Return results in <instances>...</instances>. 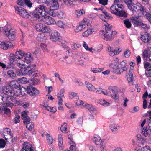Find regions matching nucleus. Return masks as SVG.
Masks as SVG:
<instances>
[{"label":"nucleus","mask_w":151,"mask_h":151,"mask_svg":"<svg viewBox=\"0 0 151 151\" xmlns=\"http://www.w3.org/2000/svg\"><path fill=\"white\" fill-rule=\"evenodd\" d=\"M128 9L133 12L134 15H137L139 17L145 15L147 19L151 23V12H146V8L139 3L134 4L133 0H124Z\"/></svg>","instance_id":"nucleus-1"},{"label":"nucleus","mask_w":151,"mask_h":151,"mask_svg":"<svg viewBox=\"0 0 151 151\" xmlns=\"http://www.w3.org/2000/svg\"><path fill=\"white\" fill-rule=\"evenodd\" d=\"M121 0H114L113 4L110 7V11L112 14L124 18L127 17V14L124 10L123 6Z\"/></svg>","instance_id":"nucleus-2"},{"label":"nucleus","mask_w":151,"mask_h":151,"mask_svg":"<svg viewBox=\"0 0 151 151\" xmlns=\"http://www.w3.org/2000/svg\"><path fill=\"white\" fill-rule=\"evenodd\" d=\"M0 31L8 37L9 40L13 41L15 40V32L12 29L7 28L6 27H0Z\"/></svg>","instance_id":"nucleus-3"},{"label":"nucleus","mask_w":151,"mask_h":151,"mask_svg":"<svg viewBox=\"0 0 151 151\" xmlns=\"http://www.w3.org/2000/svg\"><path fill=\"white\" fill-rule=\"evenodd\" d=\"M116 34V32L115 31L106 32L105 34H104V32L103 31L100 32L101 37L105 40L107 41L112 40L113 39L114 35Z\"/></svg>","instance_id":"nucleus-4"},{"label":"nucleus","mask_w":151,"mask_h":151,"mask_svg":"<svg viewBox=\"0 0 151 151\" xmlns=\"http://www.w3.org/2000/svg\"><path fill=\"white\" fill-rule=\"evenodd\" d=\"M27 92L31 96L35 97L39 93V91L36 88L30 86L27 87Z\"/></svg>","instance_id":"nucleus-5"},{"label":"nucleus","mask_w":151,"mask_h":151,"mask_svg":"<svg viewBox=\"0 0 151 151\" xmlns=\"http://www.w3.org/2000/svg\"><path fill=\"white\" fill-rule=\"evenodd\" d=\"M3 107L0 108V113L2 111L4 112V113L7 115H9L10 114V109L6 107H12L14 106V104L12 103H6L4 104L3 105Z\"/></svg>","instance_id":"nucleus-6"},{"label":"nucleus","mask_w":151,"mask_h":151,"mask_svg":"<svg viewBox=\"0 0 151 151\" xmlns=\"http://www.w3.org/2000/svg\"><path fill=\"white\" fill-rule=\"evenodd\" d=\"M14 8L16 11H17L19 14L23 17L29 18V14L27 13L26 10L21 7L15 6Z\"/></svg>","instance_id":"nucleus-7"},{"label":"nucleus","mask_w":151,"mask_h":151,"mask_svg":"<svg viewBox=\"0 0 151 151\" xmlns=\"http://www.w3.org/2000/svg\"><path fill=\"white\" fill-rule=\"evenodd\" d=\"M125 65L126 63L124 61L122 62L118 66V67H117V68L115 70H113L114 73L118 74H120L126 71L127 70V68L125 66Z\"/></svg>","instance_id":"nucleus-8"},{"label":"nucleus","mask_w":151,"mask_h":151,"mask_svg":"<svg viewBox=\"0 0 151 151\" xmlns=\"http://www.w3.org/2000/svg\"><path fill=\"white\" fill-rule=\"evenodd\" d=\"M23 65V73L24 75H28L30 76L32 75L34 72L32 70V69L31 68L32 65L29 64L28 66H26L24 64H22Z\"/></svg>","instance_id":"nucleus-9"},{"label":"nucleus","mask_w":151,"mask_h":151,"mask_svg":"<svg viewBox=\"0 0 151 151\" xmlns=\"http://www.w3.org/2000/svg\"><path fill=\"white\" fill-rule=\"evenodd\" d=\"M50 39L54 42L59 41L61 37L60 34L57 31H54L50 35Z\"/></svg>","instance_id":"nucleus-10"},{"label":"nucleus","mask_w":151,"mask_h":151,"mask_svg":"<svg viewBox=\"0 0 151 151\" xmlns=\"http://www.w3.org/2000/svg\"><path fill=\"white\" fill-rule=\"evenodd\" d=\"M112 94L109 92V91L107 90L103 91L102 93L105 95H106L108 96H111V97L115 100H117L118 99L119 96L117 92H116L115 91L112 90Z\"/></svg>","instance_id":"nucleus-11"},{"label":"nucleus","mask_w":151,"mask_h":151,"mask_svg":"<svg viewBox=\"0 0 151 151\" xmlns=\"http://www.w3.org/2000/svg\"><path fill=\"white\" fill-rule=\"evenodd\" d=\"M141 39L145 43H149L151 40V37L149 34L146 32H143L141 35Z\"/></svg>","instance_id":"nucleus-12"},{"label":"nucleus","mask_w":151,"mask_h":151,"mask_svg":"<svg viewBox=\"0 0 151 151\" xmlns=\"http://www.w3.org/2000/svg\"><path fill=\"white\" fill-rule=\"evenodd\" d=\"M9 86L13 88L17 89L19 93H20L22 95H24L20 89V86L19 84L16 81L13 80L11 81L9 84Z\"/></svg>","instance_id":"nucleus-13"},{"label":"nucleus","mask_w":151,"mask_h":151,"mask_svg":"<svg viewBox=\"0 0 151 151\" xmlns=\"http://www.w3.org/2000/svg\"><path fill=\"white\" fill-rule=\"evenodd\" d=\"M35 12H37V13H39V14L41 15V17H44L45 15V7L43 5H40L36 8Z\"/></svg>","instance_id":"nucleus-14"},{"label":"nucleus","mask_w":151,"mask_h":151,"mask_svg":"<svg viewBox=\"0 0 151 151\" xmlns=\"http://www.w3.org/2000/svg\"><path fill=\"white\" fill-rule=\"evenodd\" d=\"M42 20L46 24L48 25L54 24L56 23L54 19L50 16H47L44 17Z\"/></svg>","instance_id":"nucleus-15"},{"label":"nucleus","mask_w":151,"mask_h":151,"mask_svg":"<svg viewBox=\"0 0 151 151\" xmlns=\"http://www.w3.org/2000/svg\"><path fill=\"white\" fill-rule=\"evenodd\" d=\"M3 93L8 96L15 95V93L14 90L10 89L8 87H4L2 89Z\"/></svg>","instance_id":"nucleus-16"},{"label":"nucleus","mask_w":151,"mask_h":151,"mask_svg":"<svg viewBox=\"0 0 151 151\" xmlns=\"http://www.w3.org/2000/svg\"><path fill=\"white\" fill-rule=\"evenodd\" d=\"M86 19H84L81 22L76 28V32H78L82 31L86 27Z\"/></svg>","instance_id":"nucleus-17"},{"label":"nucleus","mask_w":151,"mask_h":151,"mask_svg":"<svg viewBox=\"0 0 151 151\" xmlns=\"http://www.w3.org/2000/svg\"><path fill=\"white\" fill-rule=\"evenodd\" d=\"M107 51L109 52V55L111 56H113L115 55H117L121 51V50L119 49H114L109 46L107 49Z\"/></svg>","instance_id":"nucleus-18"},{"label":"nucleus","mask_w":151,"mask_h":151,"mask_svg":"<svg viewBox=\"0 0 151 151\" xmlns=\"http://www.w3.org/2000/svg\"><path fill=\"white\" fill-rule=\"evenodd\" d=\"M0 47L3 49L6 50L9 46L12 47L13 45L8 41H0Z\"/></svg>","instance_id":"nucleus-19"},{"label":"nucleus","mask_w":151,"mask_h":151,"mask_svg":"<svg viewBox=\"0 0 151 151\" xmlns=\"http://www.w3.org/2000/svg\"><path fill=\"white\" fill-rule=\"evenodd\" d=\"M20 151H34L31 145L28 142L24 143Z\"/></svg>","instance_id":"nucleus-20"},{"label":"nucleus","mask_w":151,"mask_h":151,"mask_svg":"<svg viewBox=\"0 0 151 151\" xmlns=\"http://www.w3.org/2000/svg\"><path fill=\"white\" fill-rule=\"evenodd\" d=\"M143 58L145 60L151 61V52H150L147 50H145L142 54Z\"/></svg>","instance_id":"nucleus-21"},{"label":"nucleus","mask_w":151,"mask_h":151,"mask_svg":"<svg viewBox=\"0 0 151 151\" xmlns=\"http://www.w3.org/2000/svg\"><path fill=\"white\" fill-rule=\"evenodd\" d=\"M7 74L9 77L12 79L15 78L16 76V71L13 67H11V68L8 70Z\"/></svg>","instance_id":"nucleus-22"},{"label":"nucleus","mask_w":151,"mask_h":151,"mask_svg":"<svg viewBox=\"0 0 151 151\" xmlns=\"http://www.w3.org/2000/svg\"><path fill=\"white\" fill-rule=\"evenodd\" d=\"M9 62L8 64L10 65L8 67V68H11V67H13L14 63L15 60L14 58V54L13 53H11L9 57Z\"/></svg>","instance_id":"nucleus-23"},{"label":"nucleus","mask_w":151,"mask_h":151,"mask_svg":"<svg viewBox=\"0 0 151 151\" xmlns=\"http://www.w3.org/2000/svg\"><path fill=\"white\" fill-rule=\"evenodd\" d=\"M94 9L96 10H99L101 12L103 13L105 16L106 18L109 19H113V17L110 16V14H108L107 12L105 10H104L103 8L102 7L94 8Z\"/></svg>","instance_id":"nucleus-24"},{"label":"nucleus","mask_w":151,"mask_h":151,"mask_svg":"<svg viewBox=\"0 0 151 151\" xmlns=\"http://www.w3.org/2000/svg\"><path fill=\"white\" fill-rule=\"evenodd\" d=\"M21 116L24 123H27L30 121V118L27 116V114L26 112H22Z\"/></svg>","instance_id":"nucleus-25"},{"label":"nucleus","mask_w":151,"mask_h":151,"mask_svg":"<svg viewBox=\"0 0 151 151\" xmlns=\"http://www.w3.org/2000/svg\"><path fill=\"white\" fill-rule=\"evenodd\" d=\"M51 8H45V12L48 14L50 15L53 16H56L57 15V11L56 9H51Z\"/></svg>","instance_id":"nucleus-26"},{"label":"nucleus","mask_w":151,"mask_h":151,"mask_svg":"<svg viewBox=\"0 0 151 151\" xmlns=\"http://www.w3.org/2000/svg\"><path fill=\"white\" fill-rule=\"evenodd\" d=\"M127 80L130 84H132L133 80V76L132 71H129V73L127 76Z\"/></svg>","instance_id":"nucleus-27"},{"label":"nucleus","mask_w":151,"mask_h":151,"mask_svg":"<svg viewBox=\"0 0 151 151\" xmlns=\"http://www.w3.org/2000/svg\"><path fill=\"white\" fill-rule=\"evenodd\" d=\"M25 56L24 57V60H23L24 62H26L27 64H29L32 60V58L31 56V54H26Z\"/></svg>","instance_id":"nucleus-28"},{"label":"nucleus","mask_w":151,"mask_h":151,"mask_svg":"<svg viewBox=\"0 0 151 151\" xmlns=\"http://www.w3.org/2000/svg\"><path fill=\"white\" fill-rule=\"evenodd\" d=\"M93 140L97 145H99L101 144V140L100 137L97 135H95L93 138Z\"/></svg>","instance_id":"nucleus-29"},{"label":"nucleus","mask_w":151,"mask_h":151,"mask_svg":"<svg viewBox=\"0 0 151 151\" xmlns=\"http://www.w3.org/2000/svg\"><path fill=\"white\" fill-rule=\"evenodd\" d=\"M142 22L137 17H134L133 18V23L134 26H140L141 24H142Z\"/></svg>","instance_id":"nucleus-30"},{"label":"nucleus","mask_w":151,"mask_h":151,"mask_svg":"<svg viewBox=\"0 0 151 151\" xmlns=\"http://www.w3.org/2000/svg\"><path fill=\"white\" fill-rule=\"evenodd\" d=\"M85 84L88 90L90 91H94L95 90V87L89 82H86Z\"/></svg>","instance_id":"nucleus-31"},{"label":"nucleus","mask_w":151,"mask_h":151,"mask_svg":"<svg viewBox=\"0 0 151 151\" xmlns=\"http://www.w3.org/2000/svg\"><path fill=\"white\" fill-rule=\"evenodd\" d=\"M18 66H19L21 68V69L19 70V71L17 72V75L19 76H22L24 75V74L23 73V65H22V63L19 61V63H17Z\"/></svg>","instance_id":"nucleus-32"},{"label":"nucleus","mask_w":151,"mask_h":151,"mask_svg":"<svg viewBox=\"0 0 151 151\" xmlns=\"http://www.w3.org/2000/svg\"><path fill=\"white\" fill-rule=\"evenodd\" d=\"M51 8H54V9H57L59 7L58 2L56 0H51Z\"/></svg>","instance_id":"nucleus-33"},{"label":"nucleus","mask_w":151,"mask_h":151,"mask_svg":"<svg viewBox=\"0 0 151 151\" xmlns=\"http://www.w3.org/2000/svg\"><path fill=\"white\" fill-rule=\"evenodd\" d=\"M98 103L99 104L105 106H107L110 104V103L109 102H107L103 99H101L99 100Z\"/></svg>","instance_id":"nucleus-34"},{"label":"nucleus","mask_w":151,"mask_h":151,"mask_svg":"<svg viewBox=\"0 0 151 151\" xmlns=\"http://www.w3.org/2000/svg\"><path fill=\"white\" fill-rule=\"evenodd\" d=\"M83 106L87 108L90 111H93L95 110V109L91 104H86L83 105Z\"/></svg>","instance_id":"nucleus-35"},{"label":"nucleus","mask_w":151,"mask_h":151,"mask_svg":"<svg viewBox=\"0 0 151 151\" xmlns=\"http://www.w3.org/2000/svg\"><path fill=\"white\" fill-rule=\"evenodd\" d=\"M18 96V94H16L15 93V95H12L11 96H8L6 97L7 100L9 101V103H11L10 102H15L16 101L15 100V98L13 96Z\"/></svg>","instance_id":"nucleus-36"},{"label":"nucleus","mask_w":151,"mask_h":151,"mask_svg":"<svg viewBox=\"0 0 151 151\" xmlns=\"http://www.w3.org/2000/svg\"><path fill=\"white\" fill-rule=\"evenodd\" d=\"M123 22L127 28L129 29L131 27L132 24L129 19H125L123 21Z\"/></svg>","instance_id":"nucleus-37"},{"label":"nucleus","mask_w":151,"mask_h":151,"mask_svg":"<svg viewBox=\"0 0 151 151\" xmlns=\"http://www.w3.org/2000/svg\"><path fill=\"white\" fill-rule=\"evenodd\" d=\"M43 27V26L42 24L39 23L36 25L35 28L37 31L39 32H42Z\"/></svg>","instance_id":"nucleus-38"},{"label":"nucleus","mask_w":151,"mask_h":151,"mask_svg":"<svg viewBox=\"0 0 151 151\" xmlns=\"http://www.w3.org/2000/svg\"><path fill=\"white\" fill-rule=\"evenodd\" d=\"M93 32V31L91 29H88L87 30L82 34V35L83 37H87L88 36L90 35Z\"/></svg>","instance_id":"nucleus-39"},{"label":"nucleus","mask_w":151,"mask_h":151,"mask_svg":"<svg viewBox=\"0 0 151 151\" xmlns=\"http://www.w3.org/2000/svg\"><path fill=\"white\" fill-rule=\"evenodd\" d=\"M47 136V143L49 144H51L53 142V139L52 137L50 135L47 133L46 134Z\"/></svg>","instance_id":"nucleus-40"},{"label":"nucleus","mask_w":151,"mask_h":151,"mask_svg":"<svg viewBox=\"0 0 151 151\" xmlns=\"http://www.w3.org/2000/svg\"><path fill=\"white\" fill-rule=\"evenodd\" d=\"M65 90L64 89H61L60 92L58 94L57 96L59 99H62L64 97L63 93L64 92Z\"/></svg>","instance_id":"nucleus-41"},{"label":"nucleus","mask_w":151,"mask_h":151,"mask_svg":"<svg viewBox=\"0 0 151 151\" xmlns=\"http://www.w3.org/2000/svg\"><path fill=\"white\" fill-rule=\"evenodd\" d=\"M67 128V124L65 123H64L62 125L60 128V130L61 131L63 132H65V133H67L66 129Z\"/></svg>","instance_id":"nucleus-42"},{"label":"nucleus","mask_w":151,"mask_h":151,"mask_svg":"<svg viewBox=\"0 0 151 151\" xmlns=\"http://www.w3.org/2000/svg\"><path fill=\"white\" fill-rule=\"evenodd\" d=\"M58 145L60 148L62 149L63 146V139L62 138V135L61 134L59 135V144Z\"/></svg>","instance_id":"nucleus-43"},{"label":"nucleus","mask_w":151,"mask_h":151,"mask_svg":"<svg viewBox=\"0 0 151 151\" xmlns=\"http://www.w3.org/2000/svg\"><path fill=\"white\" fill-rule=\"evenodd\" d=\"M32 16L33 17H35L37 19L39 18L41 16L40 14H39V13L36 12H31L30 13L29 16Z\"/></svg>","instance_id":"nucleus-44"},{"label":"nucleus","mask_w":151,"mask_h":151,"mask_svg":"<svg viewBox=\"0 0 151 151\" xmlns=\"http://www.w3.org/2000/svg\"><path fill=\"white\" fill-rule=\"evenodd\" d=\"M85 13V12L83 9H81L80 10L76 11V15L77 17L79 18L81 16L84 14Z\"/></svg>","instance_id":"nucleus-45"},{"label":"nucleus","mask_w":151,"mask_h":151,"mask_svg":"<svg viewBox=\"0 0 151 151\" xmlns=\"http://www.w3.org/2000/svg\"><path fill=\"white\" fill-rule=\"evenodd\" d=\"M70 144L71 145L69 148L70 151H75L76 149L75 142L73 141H71L70 142Z\"/></svg>","instance_id":"nucleus-46"},{"label":"nucleus","mask_w":151,"mask_h":151,"mask_svg":"<svg viewBox=\"0 0 151 151\" xmlns=\"http://www.w3.org/2000/svg\"><path fill=\"white\" fill-rule=\"evenodd\" d=\"M131 53L130 50L129 49H127L124 52V56L126 58H128L130 56Z\"/></svg>","instance_id":"nucleus-47"},{"label":"nucleus","mask_w":151,"mask_h":151,"mask_svg":"<svg viewBox=\"0 0 151 151\" xmlns=\"http://www.w3.org/2000/svg\"><path fill=\"white\" fill-rule=\"evenodd\" d=\"M105 28L106 32L109 31H112L111 30V26L108 23H106L104 25Z\"/></svg>","instance_id":"nucleus-48"},{"label":"nucleus","mask_w":151,"mask_h":151,"mask_svg":"<svg viewBox=\"0 0 151 151\" xmlns=\"http://www.w3.org/2000/svg\"><path fill=\"white\" fill-rule=\"evenodd\" d=\"M13 137V136L11 134H9L8 135V137H5V140L8 142H13V139L12 138Z\"/></svg>","instance_id":"nucleus-49"},{"label":"nucleus","mask_w":151,"mask_h":151,"mask_svg":"<svg viewBox=\"0 0 151 151\" xmlns=\"http://www.w3.org/2000/svg\"><path fill=\"white\" fill-rule=\"evenodd\" d=\"M91 71L93 72L94 73H97L98 72H100L102 71L103 70V68H92L91 69Z\"/></svg>","instance_id":"nucleus-50"},{"label":"nucleus","mask_w":151,"mask_h":151,"mask_svg":"<svg viewBox=\"0 0 151 151\" xmlns=\"http://www.w3.org/2000/svg\"><path fill=\"white\" fill-rule=\"evenodd\" d=\"M40 46L44 52H49L47 48L46 45L45 44L41 43L40 44Z\"/></svg>","instance_id":"nucleus-51"},{"label":"nucleus","mask_w":151,"mask_h":151,"mask_svg":"<svg viewBox=\"0 0 151 151\" xmlns=\"http://www.w3.org/2000/svg\"><path fill=\"white\" fill-rule=\"evenodd\" d=\"M25 0H17V3L19 5L24 6L25 5Z\"/></svg>","instance_id":"nucleus-52"},{"label":"nucleus","mask_w":151,"mask_h":151,"mask_svg":"<svg viewBox=\"0 0 151 151\" xmlns=\"http://www.w3.org/2000/svg\"><path fill=\"white\" fill-rule=\"evenodd\" d=\"M25 5L29 8H31L32 5V3L30 0H25Z\"/></svg>","instance_id":"nucleus-53"},{"label":"nucleus","mask_w":151,"mask_h":151,"mask_svg":"<svg viewBox=\"0 0 151 151\" xmlns=\"http://www.w3.org/2000/svg\"><path fill=\"white\" fill-rule=\"evenodd\" d=\"M50 29L49 26L43 27L42 32L43 33H47L50 32Z\"/></svg>","instance_id":"nucleus-54"},{"label":"nucleus","mask_w":151,"mask_h":151,"mask_svg":"<svg viewBox=\"0 0 151 151\" xmlns=\"http://www.w3.org/2000/svg\"><path fill=\"white\" fill-rule=\"evenodd\" d=\"M26 127L28 130L31 131L33 127V124L31 122L27 124Z\"/></svg>","instance_id":"nucleus-55"},{"label":"nucleus","mask_w":151,"mask_h":151,"mask_svg":"<svg viewBox=\"0 0 151 151\" xmlns=\"http://www.w3.org/2000/svg\"><path fill=\"white\" fill-rule=\"evenodd\" d=\"M6 142L3 139H0V147L3 148L5 147Z\"/></svg>","instance_id":"nucleus-56"},{"label":"nucleus","mask_w":151,"mask_h":151,"mask_svg":"<svg viewBox=\"0 0 151 151\" xmlns=\"http://www.w3.org/2000/svg\"><path fill=\"white\" fill-rule=\"evenodd\" d=\"M110 129L112 132L117 130V126L115 124H112L110 126Z\"/></svg>","instance_id":"nucleus-57"},{"label":"nucleus","mask_w":151,"mask_h":151,"mask_svg":"<svg viewBox=\"0 0 151 151\" xmlns=\"http://www.w3.org/2000/svg\"><path fill=\"white\" fill-rule=\"evenodd\" d=\"M57 25L61 28H64V24H63V22L61 21H58L57 23Z\"/></svg>","instance_id":"nucleus-58"},{"label":"nucleus","mask_w":151,"mask_h":151,"mask_svg":"<svg viewBox=\"0 0 151 151\" xmlns=\"http://www.w3.org/2000/svg\"><path fill=\"white\" fill-rule=\"evenodd\" d=\"M99 3L103 5L107 4L108 0H98Z\"/></svg>","instance_id":"nucleus-59"},{"label":"nucleus","mask_w":151,"mask_h":151,"mask_svg":"<svg viewBox=\"0 0 151 151\" xmlns=\"http://www.w3.org/2000/svg\"><path fill=\"white\" fill-rule=\"evenodd\" d=\"M141 151H151V150L148 146H146L142 147Z\"/></svg>","instance_id":"nucleus-60"},{"label":"nucleus","mask_w":151,"mask_h":151,"mask_svg":"<svg viewBox=\"0 0 151 151\" xmlns=\"http://www.w3.org/2000/svg\"><path fill=\"white\" fill-rule=\"evenodd\" d=\"M27 79L26 78L23 77L21 78L20 82L22 84H24L27 83Z\"/></svg>","instance_id":"nucleus-61"},{"label":"nucleus","mask_w":151,"mask_h":151,"mask_svg":"<svg viewBox=\"0 0 151 151\" xmlns=\"http://www.w3.org/2000/svg\"><path fill=\"white\" fill-rule=\"evenodd\" d=\"M58 14H57V16L60 18H62L63 17L64 13H63L61 11H60L58 12H57Z\"/></svg>","instance_id":"nucleus-62"},{"label":"nucleus","mask_w":151,"mask_h":151,"mask_svg":"<svg viewBox=\"0 0 151 151\" xmlns=\"http://www.w3.org/2000/svg\"><path fill=\"white\" fill-rule=\"evenodd\" d=\"M19 55L20 56L21 58L24 57L25 56V55L27 53H25L24 52H22L21 50H19Z\"/></svg>","instance_id":"nucleus-63"},{"label":"nucleus","mask_w":151,"mask_h":151,"mask_svg":"<svg viewBox=\"0 0 151 151\" xmlns=\"http://www.w3.org/2000/svg\"><path fill=\"white\" fill-rule=\"evenodd\" d=\"M20 118V116L17 115H16L14 118V123H17L19 122L20 121L19 119Z\"/></svg>","instance_id":"nucleus-64"}]
</instances>
